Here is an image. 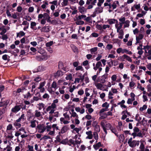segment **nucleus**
<instances>
[{
	"mask_svg": "<svg viewBox=\"0 0 151 151\" xmlns=\"http://www.w3.org/2000/svg\"><path fill=\"white\" fill-rule=\"evenodd\" d=\"M63 116L64 117V118L66 119L69 120H70V116L69 114L67 112H65L63 114Z\"/></svg>",
	"mask_w": 151,
	"mask_h": 151,
	"instance_id": "obj_42",
	"label": "nucleus"
},
{
	"mask_svg": "<svg viewBox=\"0 0 151 151\" xmlns=\"http://www.w3.org/2000/svg\"><path fill=\"white\" fill-rule=\"evenodd\" d=\"M58 88V86L57 83L54 81L51 84V87L48 88L47 90L50 93H53Z\"/></svg>",
	"mask_w": 151,
	"mask_h": 151,
	"instance_id": "obj_2",
	"label": "nucleus"
},
{
	"mask_svg": "<svg viewBox=\"0 0 151 151\" xmlns=\"http://www.w3.org/2000/svg\"><path fill=\"white\" fill-rule=\"evenodd\" d=\"M84 75L85 74L82 75L80 73L79 75H78V78H79L81 80V82H82L83 81L85 77Z\"/></svg>",
	"mask_w": 151,
	"mask_h": 151,
	"instance_id": "obj_43",
	"label": "nucleus"
},
{
	"mask_svg": "<svg viewBox=\"0 0 151 151\" xmlns=\"http://www.w3.org/2000/svg\"><path fill=\"white\" fill-rule=\"evenodd\" d=\"M44 70V68L43 66H38L37 68V70H35V72H37L39 71H41Z\"/></svg>",
	"mask_w": 151,
	"mask_h": 151,
	"instance_id": "obj_47",
	"label": "nucleus"
},
{
	"mask_svg": "<svg viewBox=\"0 0 151 151\" xmlns=\"http://www.w3.org/2000/svg\"><path fill=\"white\" fill-rule=\"evenodd\" d=\"M86 134L87 135L86 138V139H92L93 138V135L91 131H88L86 132Z\"/></svg>",
	"mask_w": 151,
	"mask_h": 151,
	"instance_id": "obj_13",
	"label": "nucleus"
},
{
	"mask_svg": "<svg viewBox=\"0 0 151 151\" xmlns=\"http://www.w3.org/2000/svg\"><path fill=\"white\" fill-rule=\"evenodd\" d=\"M70 114H71V116H70L71 118L72 117L75 118H79L78 115L77 114V113L76 112L71 113L70 111Z\"/></svg>",
	"mask_w": 151,
	"mask_h": 151,
	"instance_id": "obj_40",
	"label": "nucleus"
},
{
	"mask_svg": "<svg viewBox=\"0 0 151 151\" xmlns=\"http://www.w3.org/2000/svg\"><path fill=\"white\" fill-rule=\"evenodd\" d=\"M139 141H137L136 140H133L132 142L128 143L129 146L132 147H134L136 145L138 146L139 144Z\"/></svg>",
	"mask_w": 151,
	"mask_h": 151,
	"instance_id": "obj_9",
	"label": "nucleus"
},
{
	"mask_svg": "<svg viewBox=\"0 0 151 151\" xmlns=\"http://www.w3.org/2000/svg\"><path fill=\"white\" fill-rule=\"evenodd\" d=\"M37 23L34 22H31L30 23V28L34 30L37 29V28L36 27Z\"/></svg>",
	"mask_w": 151,
	"mask_h": 151,
	"instance_id": "obj_17",
	"label": "nucleus"
},
{
	"mask_svg": "<svg viewBox=\"0 0 151 151\" xmlns=\"http://www.w3.org/2000/svg\"><path fill=\"white\" fill-rule=\"evenodd\" d=\"M86 17V16L84 15H79L78 17L76 18V19H78L79 20H81L83 19H84Z\"/></svg>",
	"mask_w": 151,
	"mask_h": 151,
	"instance_id": "obj_54",
	"label": "nucleus"
},
{
	"mask_svg": "<svg viewBox=\"0 0 151 151\" xmlns=\"http://www.w3.org/2000/svg\"><path fill=\"white\" fill-rule=\"evenodd\" d=\"M51 129H50L49 131H48L49 132L48 133V134L52 136H54L55 134V131L54 130L52 129L51 130ZM48 132V131L47 132Z\"/></svg>",
	"mask_w": 151,
	"mask_h": 151,
	"instance_id": "obj_56",
	"label": "nucleus"
},
{
	"mask_svg": "<svg viewBox=\"0 0 151 151\" xmlns=\"http://www.w3.org/2000/svg\"><path fill=\"white\" fill-rule=\"evenodd\" d=\"M60 120L61 124L63 123L65 124H68L70 122V121L68 120H65V119L63 117H61L60 118Z\"/></svg>",
	"mask_w": 151,
	"mask_h": 151,
	"instance_id": "obj_29",
	"label": "nucleus"
},
{
	"mask_svg": "<svg viewBox=\"0 0 151 151\" xmlns=\"http://www.w3.org/2000/svg\"><path fill=\"white\" fill-rule=\"evenodd\" d=\"M52 128V129L54 130L55 131V129L57 130L58 129V127L57 126L56 124H54L52 126H51V128Z\"/></svg>",
	"mask_w": 151,
	"mask_h": 151,
	"instance_id": "obj_59",
	"label": "nucleus"
},
{
	"mask_svg": "<svg viewBox=\"0 0 151 151\" xmlns=\"http://www.w3.org/2000/svg\"><path fill=\"white\" fill-rule=\"evenodd\" d=\"M97 50V47H94L91 48L90 50V51H91V53L92 54H93V53L95 52Z\"/></svg>",
	"mask_w": 151,
	"mask_h": 151,
	"instance_id": "obj_63",
	"label": "nucleus"
},
{
	"mask_svg": "<svg viewBox=\"0 0 151 151\" xmlns=\"http://www.w3.org/2000/svg\"><path fill=\"white\" fill-rule=\"evenodd\" d=\"M144 37V35L142 34H139V36L136 37L137 41L136 43H139V40H141Z\"/></svg>",
	"mask_w": 151,
	"mask_h": 151,
	"instance_id": "obj_27",
	"label": "nucleus"
},
{
	"mask_svg": "<svg viewBox=\"0 0 151 151\" xmlns=\"http://www.w3.org/2000/svg\"><path fill=\"white\" fill-rule=\"evenodd\" d=\"M101 144L100 142H99L96 144L94 145H93V147L95 150H97L99 149V148L101 146Z\"/></svg>",
	"mask_w": 151,
	"mask_h": 151,
	"instance_id": "obj_30",
	"label": "nucleus"
},
{
	"mask_svg": "<svg viewBox=\"0 0 151 151\" xmlns=\"http://www.w3.org/2000/svg\"><path fill=\"white\" fill-rule=\"evenodd\" d=\"M56 109V108L51 105L47 107L46 110L44 111V112L45 114H47V112H48L49 114L53 113Z\"/></svg>",
	"mask_w": 151,
	"mask_h": 151,
	"instance_id": "obj_5",
	"label": "nucleus"
},
{
	"mask_svg": "<svg viewBox=\"0 0 151 151\" xmlns=\"http://www.w3.org/2000/svg\"><path fill=\"white\" fill-rule=\"evenodd\" d=\"M4 26H3L1 27V30H2V31L0 33V34L1 35H3L6 33V29L4 28Z\"/></svg>",
	"mask_w": 151,
	"mask_h": 151,
	"instance_id": "obj_50",
	"label": "nucleus"
},
{
	"mask_svg": "<svg viewBox=\"0 0 151 151\" xmlns=\"http://www.w3.org/2000/svg\"><path fill=\"white\" fill-rule=\"evenodd\" d=\"M108 77V74H105L102 76H101L99 78V82L101 83H104L106 81V79Z\"/></svg>",
	"mask_w": 151,
	"mask_h": 151,
	"instance_id": "obj_8",
	"label": "nucleus"
},
{
	"mask_svg": "<svg viewBox=\"0 0 151 151\" xmlns=\"http://www.w3.org/2000/svg\"><path fill=\"white\" fill-rule=\"evenodd\" d=\"M116 52L118 54H120L122 53V54L126 53L127 54L130 55H131L132 54V52L131 51L126 49H122L121 47L117 49Z\"/></svg>",
	"mask_w": 151,
	"mask_h": 151,
	"instance_id": "obj_4",
	"label": "nucleus"
},
{
	"mask_svg": "<svg viewBox=\"0 0 151 151\" xmlns=\"http://www.w3.org/2000/svg\"><path fill=\"white\" fill-rule=\"evenodd\" d=\"M23 95L24 98L26 99H28L29 98H30L31 97V95L30 93L29 92H28L26 94Z\"/></svg>",
	"mask_w": 151,
	"mask_h": 151,
	"instance_id": "obj_39",
	"label": "nucleus"
},
{
	"mask_svg": "<svg viewBox=\"0 0 151 151\" xmlns=\"http://www.w3.org/2000/svg\"><path fill=\"white\" fill-rule=\"evenodd\" d=\"M93 137L94 139L96 140H98L99 139V136L98 134L97 133V132L96 131L94 132H93ZM97 141H96V142Z\"/></svg>",
	"mask_w": 151,
	"mask_h": 151,
	"instance_id": "obj_36",
	"label": "nucleus"
},
{
	"mask_svg": "<svg viewBox=\"0 0 151 151\" xmlns=\"http://www.w3.org/2000/svg\"><path fill=\"white\" fill-rule=\"evenodd\" d=\"M73 77L72 74H69L68 75H66V76L65 77V79L68 80H71L72 79Z\"/></svg>",
	"mask_w": 151,
	"mask_h": 151,
	"instance_id": "obj_51",
	"label": "nucleus"
},
{
	"mask_svg": "<svg viewBox=\"0 0 151 151\" xmlns=\"http://www.w3.org/2000/svg\"><path fill=\"white\" fill-rule=\"evenodd\" d=\"M119 33L118 35V38L119 39H122L123 38V36L124 35V32L122 29H121L119 32H117Z\"/></svg>",
	"mask_w": 151,
	"mask_h": 151,
	"instance_id": "obj_32",
	"label": "nucleus"
},
{
	"mask_svg": "<svg viewBox=\"0 0 151 151\" xmlns=\"http://www.w3.org/2000/svg\"><path fill=\"white\" fill-rule=\"evenodd\" d=\"M78 10L79 12L82 14H84L86 12V9L83 6H80L79 7Z\"/></svg>",
	"mask_w": 151,
	"mask_h": 151,
	"instance_id": "obj_21",
	"label": "nucleus"
},
{
	"mask_svg": "<svg viewBox=\"0 0 151 151\" xmlns=\"http://www.w3.org/2000/svg\"><path fill=\"white\" fill-rule=\"evenodd\" d=\"M147 90L149 93H147V94L149 97L151 96V85L149 84L147 86Z\"/></svg>",
	"mask_w": 151,
	"mask_h": 151,
	"instance_id": "obj_26",
	"label": "nucleus"
},
{
	"mask_svg": "<svg viewBox=\"0 0 151 151\" xmlns=\"http://www.w3.org/2000/svg\"><path fill=\"white\" fill-rule=\"evenodd\" d=\"M38 122L35 119H33L30 121L29 127L32 128H35L36 126V123H38Z\"/></svg>",
	"mask_w": 151,
	"mask_h": 151,
	"instance_id": "obj_12",
	"label": "nucleus"
},
{
	"mask_svg": "<svg viewBox=\"0 0 151 151\" xmlns=\"http://www.w3.org/2000/svg\"><path fill=\"white\" fill-rule=\"evenodd\" d=\"M143 49L144 50L145 52L146 53L150 49V46L147 45L144 46Z\"/></svg>",
	"mask_w": 151,
	"mask_h": 151,
	"instance_id": "obj_48",
	"label": "nucleus"
},
{
	"mask_svg": "<svg viewBox=\"0 0 151 151\" xmlns=\"http://www.w3.org/2000/svg\"><path fill=\"white\" fill-rule=\"evenodd\" d=\"M34 118L39 120H41L43 119V116L41 112L36 110L34 112Z\"/></svg>",
	"mask_w": 151,
	"mask_h": 151,
	"instance_id": "obj_6",
	"label": "nucleus"
},
{
	"mask_svg": "<svg viewBox=\"0 0 151 151\" xmlns=\"http://www.w3.org/2000/svg\"><path fill=\"white\" fill-rule=\"evenodd\" d=\"M102 66L101 63L100 61H99L96 63V66L93 67V69L96 70L99 68H101Z\"/></svg>",
	"mask_w": 151,
	"mask_h": 151,
	"instance_id": "obj_24",
	"label": "nucleus"
},
{
	"mask_svg": "<svg viewBox=\"0 0 151 151\" xmlns=\"http://www.w3.org/2000/svg\"><path fill=\"white\" fill-rule=\"evenodd\" d=\"M130 21L128 20H127L123 23L124 25V27H128L129 26Z\"/></svg>",
	"mask_w": 151,
	"mask_h": 151,
	"instance_id": "obj_46",
	"label": "nucleus"
},
{
	"mask_svg": "<svg viewBox=\"0 0 151 151\" xmlns=\"http://www.w3.org/2000/svg\"><path fill=\"white\" fill-rule=\"evenodd\" d=\"M103 11V8L101 6L96 7L94 13L95 14L102 13Z\"/></svg>",
	"mask_w": 151,
	"mask_h": 151,
	"instance_id": "obj_14",
	"label": "nucleus"
},
{
	"mask_svg": "<svg viewBox=\"0 0 151 151\" xmlns=\"http://www.w3.org/2000/svg\"><path fill=\"white\" fill-rule=\"evenodd\" d=\"M37 105L38 106V107L39 110H41L42 109H43L44 111L45 109V105L42 103H40L37 104Z\"/></svg>",
	"mask_w": 151,
	"mask_h": 151,
	"instance_id": "obj_20",
	"label": "nucleus"
},
{
	"mask_svg": "<svg viewBox=\"0 0 151 151\" xmlns=\"http://www.w3.org/2000/svg\"><path fill=\"white\" fill-rule=\"evenodd\" d=\"M61 143L63 144L66 145L68 144L70 145V144H68V139H63L61 142Z\"/></svg>",
	"mask_w": 151,
	"mask_h": 151,
	"instance_id": "obj_53",
	"label": "nucleus"
},
{
	"mask_svg": "<svg viewBox=\"0 0 151 151\" xmlns=\"http://www.w3.org/2000/svg\"><path fill=\"white\" fill-rule=\"evenodd\" d=\"M125 59L126 60H127L130 62H131L132 61V60L131 58L129 56L126 54H125Z\"/></svg>",
	"mask_w": 151,
	"mask_h": 151,
	"instance_id": "obj_57",
	"label": "nucleus"
},
{
	"mask_svg": "<svg viewBox=\"0 0 151 151\" xmlns=\"http://www.w3.org/2000/svg\"><path fill=\"white\" fill-rule=\"evenodd\" d=\"M74 20L75 21H76L75 23L77 25H83L84 23V21L78 19H75Z\"/></svg>",
	"mask_w": 151,
	"mask_h": 151,
	"instance_id": "obj_28",
	"label": "nucleus"
},
{
	"mask_svg": "<svg viewBox=\"0 0 151 151\" xmlns=\"http://www.w3.org/2000/svg\"><path fill=\"white\" fill-rule=\"evenodd\" d=\"M108 108V106H107L106 108H105L101 109L99 112V115L101 116L102 114H103V113H104V112L107 111Z\"/></svg>",
	"mask_w": 151,
	"mask_h": 151,
	"instance_id": "obj_44",
	"label": "nucleus"
},
{
	"mask_svg": "<svg viewBox=\"0 0 151 151\" xmlns=\"http://www.w3.org/2000/svg\"><path fill=\"white\" fill-rule=\"evenodd\" d=\"M75 145H76L80 144L81 142V139L80 137L78 138V139H76L74 141Z\"/></svg>",
	"mask_w": 151,
	"mask_h": 151,
	"instance_id": "obj_58",
	"label": "nucleus"
},
{
	"mask_svg": "<svg viewBox=\"0 0 151 151\" xmlns=\"http://www.w3.org/2000/svg\"><path fill=\"white\" fill-rule=\"evenodd\" d=\"M135 119L136 121L139 122L142 119V118L140 117L139 114H137L135 116Z\"/></svg>",
	"mask_w": 151,
	"mask_h": 151,
	"instance_id": "obj_60",
	"label": "nucleus"
},
{
	"mask_svg": "<svg viewBox=\"0 0 151 151\" xmlns=\"http://www.w3.org/2000/svg\"><path fill=\"white\" fill-rule=\"evenodd\" d=\"M111 132L114 133L116 136H118V132L116 129L112 127L111 129Z\"/></svg>",
	"mask_w": 151,
	"mask_h": 151,
	"instance_id": "obj_49",
	"label": "nucleus"
},
{
	"mask_svg": "<svg viewBox=\"0 0 151 151\" xmlns=\"http://www.w3.org/2000/svg\"><path fill=\"white\" fill-rule=\"evenodd\" d=\"M126 18L125 17H121L119 19V20L120 21L119 23L123 24L125 22Z\"/></svg>",
	"mask_w": 151,
	"mask_h": 151,
	"instance_id": "obj_45",
	"label": "nucleus"
},
{
	"mask_svg": "<svg viewBox=\"0 0 151 151\" xmlns=\"http://www.w3.org/2000/svg\"><path fill=\"white\" fill-rule=\"evenodd\" d=\"M49 115L48 118H47L48 119L50 122H55L56 120V119L55 117H58V112H54L53 113L49 114Z\"/></svg>",
	"mask_w": 151,
	"mask_h": 151,
	"instance_id": "obj_3",
	"label": "nucleus"
},
{
	"mask_svg": "<svg viewBox=\"0 0 151 151\" xmlns=\"http://www.w3.org/2000/svg\"><path fill=\"white\" fill-rule=\"evenodd\" d=\"M58 99H55L53 101V102L52 103L51 105L56 108L57 106V104H58Z\"/></svg>",
	"mask_w": 151,
	"mask_h": 151,
	"instance_id": "obj_37",
	"label": "nucleus"
},
{
	"mask_svg": "<svg viewBox=\"0 0 151 151\" xmlns=\"http://www.w3.org/2000/svg\"><path fill=\"white\" fill-rule=\"evenodd\" d=\"M92 125L94 127V130L98 132H100V127L99 125L98 124V122L96 121H93Z\"/></svg>",
	"mask_w": 151,
	"mask_h": 151,
	"instance_id": "obj_7",
	"label": "nucleus"
},
{
	"mask_svg": "<svg viewBox=\"0 0 151 151\" xmlns=\"http://www.w3.org/2000/svg\"><path fill=\"white\" fill-rule=\"evenodd\" d=\"M94 84L96 86L97 89L101 90H104L102 89V87L103 86V85L101 83H95Z\"/></svg>",
	"mask_w": 151,
	"mask_h": 151,
	"instance_id": "obj_18",
	"label": "nucleus"
},
{
	"mask_svg": "<svg viewBox=\"0 0 151 151\" xmlns=\"http://www.w3.org/2000/svg\"><path fill=\"white\" fill-rule=\"evenodd\" d=\"M6 132L8 134V135L6 137V138L11 139L13 138L14 136L12 134V131H6Z\"/></svg>",
	"mask_w": 151,
	"mask_h": 151,
	"instance_id": "obj_23",
	"label": "nucleus"
},
{
	"mask_svg": "<svg viewBox=\"0 0 151 151\" xmlns=\"http://www.w3.org/2000/svg\"><path fill=\"white\" fill-rule=\"evenodd\" d=\"M50 56H48L47 55H45L44 56L42 55L41 57L37 56L36 57V59L38 61H41L43 60H46L50 58Z\"/></svg>",
	"mask_w": 151,
	"mask_h": 151,
	"instance_id": "obj_10",
	"label": "nucleus"
},
{
	"mask_svg": "<svg viewBox=\"0 0 151 151\" xmlns=\"http://www.w3.org/2000/svg\"><path fill=\"white\" fill-rule=\"evenodd\" d=\"M118 60L122 62H124L125 61V54H124L122 56L119 57L118 58Z\"/></svg>",
	"mask_w": 151,
	"mask_h": 151,
	"instance_id": "obj_31",
	"label": "nucleus"
},
{
	"mask_svg": "<svg viewBox=\"0 0 151 151\" xmlns=\"http://www.w3.org/2000/svg\"><path fill=\"white\" fill-rule=\"evenodd\" d=\"M140 145L139 147V149L140 150L144 151L145 148V142L143 140L140 141Z\"/></svg>",
	"mask_w": 151,
	"mask_h": 151,
	"instance_id": "obj_22",
	"label": "nucleus"
},
{
	"mask_svg": "<svg viewBox=\"0 0 151 151\" xmlns=\"http://www.w3.org/2000/svg\"><path fill=\"white\" fill-rule=\"evenodd\" d=\"M49 31V28L47 26H45L41 29V31L45 32H48Z\"/></svg>",
	"mask_w": 151,
	"mask_h": 151,
	"instance_id": "obj_38",
	"label": "nucleus"
},
{
	"mask_svg": "<svg viewBox=\"0 0 151 151\" xmlns=\"http://www.w3.org/2000/svg\"><path fill=\"white\" fill-rule=\"evenodd\" d=\"M27 147L29 149V150H27L26 151H35L34 150L33 146L28 145L27 146Z\"/></svg>",
	"mask_w": 151,
	"mask_h": 151,
	"instance_id": "obj_64",
	"label": "nucleus"
},
{
	"mask_svg": "<svg viewBox=\"0 0 151 151\" xmlns=\"http://www.w3.org/2000/svg\"><path fill=\"white\" fill-rule=\"evenodd\" d=\"M115 27L117 29V32H119L122 28V24H115Z\"/></svg>",
	"mask_w": 151,
	"mask_h": 151,
	"instance_id": "obj_25",
	"label": "nucleus"
},
{
	"mask_svg": "<svg viewBox=\"0 0 151 151\" xmlns=\"http://www.w3.org/2000/svg\"><path fill=\"white\" fill-rule=\"evenodd\" d=\"M108 22L110 24H111L115 23V22H117V21L115 19H109Z\"/></svg>",
	"mask_w": 151,
	"mask_h": 151,
	"instance_id": "obj_34",
	"label": "nucleus"
},
{
	"mask_svg": "<svg viewBox=\"0 0 151 151\" xmlns=\"http://www.w3.org/2000/svg\"><path fill=\"white\" fill-rule=\"evenodd\" d=\"M19 132L20 133L21 135L22 134H26L27 132L25 130L24 128L22 127L20 128L18 130Z\"/></svg>",
	"mask_w": 151,
	"mask_h": 151,
	"instance_id": "obj_33",
	"label": "nucleus"
},
{
	"mask_svg": "<svg viewBox=\"0 0 151 151\" xmlns=\"http://www.w3.org/2000/svg\"><path fill=\"white\" fill-rule=\"evenodd\" d=\"M105 127L106 129H111L112 128L111 125L110 123H107L105 125Z\"/></svg>",
	"mask_w": 151,
	"mask_h": 151,
	"instance_id": "obj_61",
	"label": "nucleus"
},
{
	"mask_svg": "<svg viewBox=\"0 0 151 151\" xmlns=\"http://www.w3.org/2000/svg\"><path fill=\"white\" fill-rule=\"evenodd\" d=\"M122 114H123L121 118V119L122 120H124L127 117V115L126 114V111H123L122 112Z\"/></svg>",
	"mask_w": 151,
	"mask_h": 151,
	"instance_id": "obj_55",
	"label": "nucleus"
},
{
	"mask_svg": "<svg viewBox=\"0 0 151 151\" xmlns=\"http://www.w3.org/2000/svg\"><path fill=\"white\" fill-rule=\"evenodd\" d=\"M26 90L25 88L24 87H22L20 88H18L17 89L16 91H14L13 92V93H19L20 92L23 93Z\"/></svg>",
	"mask_w": 151,
	"mask_h": 151,
	"instance_id": "obj_15",
	"label": "nucleus"
},
{
	"mask_svg": "<svg viewBox=\"0 0 151 151\" xmlns=\"http://www.w3.org/2000/svg\"><path fill=\"white\" fill-rule=\"evenodd\" d=\"M25 35V33L22 31H20L19 32L17 33V37H21L24 36Z\"/></svg>",
	"mask_w": 151,
	"mask_h": 151,
	"instance_id": "obj_41",
	"label": "nucleus"
},
{
	"mask_svg": "<svg viewBox=\"0 0 151 151\" xmlns=\"http://www.w3.org/2000/svg\"><path fill=\"white\" fill-rule=\"evenodd\" d=\"M63 75V72L61 70H59L55 74L54 76L56 77H59Z\"/></svg>",
	"mask_w": 151,
	"mask_h": 151,
	"instance_id": "obj_35",
	"label": "nucleus"
},
{
	"mask_svg": "<svg viewBox=\"0 0 151 151\" xmlns=\"http://www.w3.org/2000/svg\"><path fill=\"white\" fill-rule=\"evenodd\" d=\"M75 110L77 112H79L81 114H83L85 112V110L84 108H82L81 109L79 107L75 108Z\"/></svg>",
	"mask_w": 151,
	"mask_h": 151,
	"instance_id": "obj_16",
	"label": "nucleus"
},
{
	"mask_svg": "<svg viewBox=\"0 0 151 151\" xmlns=\"http://www.w3.org/2000/svg\"><path fill=\"white\" fill-rule=\"evenodd\" d=\"M13 125L17 128H19L21 126V124L20 123L15 122L14 123Z\"/></svg>",
	"mask_w": 151,
	"mask_h": 151,
	"instance_id": "obj_52",
	"label": "nucleus"
},
{
	"mask_svg": "<svg viewBox=\"0 0 151 151\" xmlns=\"http://www.w3.org/2000/svg\"><path fill=\"white\" fill-rule=\"evenodd\" d=\"M72 49L73 51L75 53H77L78 52V50L76 47L73 46L72 47Z\"/></svg>",
	"mask_w": 151,
	"mask_h": 151,
	"instance_id": "obj_62",
	"label": "nucleus"
},
{
	"mask_svg": "<svg viewBox=\"0 0 151 151\" xmlns=\"http://www.w3.org/2000/svg\"><path fill=\"white\" fill-rule=\"evenodd\" d=\"M69 129V127L68 126L65 125L63 127L61 131V133L62 134L66 132Z\"/></svg>",
	"mask_w": 151,
	"mask_h": 151,
	"instance_id": "obj_19",
	"label": "nucleus"
},
{
	"mask_svg": "<svg viewBox=\"0 0 151 151\" xmlns=\"http://www.w3.org/2000/svg\"><path fill=\"white\" fill-rule=\"evenodd\" d=\"M21 108V105H16L12 109L11 111L14 113H16L20 110Z\"/></svg>",
	"mask_w": 151,
	"mask_h": 151,
	"instance_id": "obj_11",
	"label": "nucleus"
},
{
	"mask_svg": "<svg viewBox=\"0 0 151 151\" xmlns=\"http://www.w3.org/2000/svg\"><path fill=\"white\" fill-rule=\"evenodd\" d=\"M37 128L38 130V132L40 133H43L46 130L47 132L51 129V126H46L43 124H40L37 126Z\"/></svg>",
	"mask_w": 151,
	"mask_h": 151,
	"instance_id": "obj_1",
	"label": "nucleus"
}]
</instances>
